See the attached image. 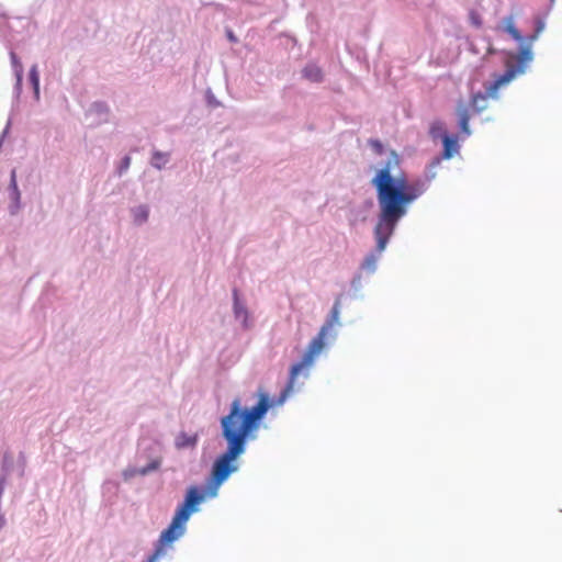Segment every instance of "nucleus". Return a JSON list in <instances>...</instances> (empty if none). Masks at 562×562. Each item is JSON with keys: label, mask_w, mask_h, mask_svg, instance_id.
I'll list each match as a JSON object with an SVG mask.
<instances>
[{"label": "nucleus", "mask_w": 562, "mask_h": 562, "mask_svg": "<svg viewBox=\"0 0 562 562\" xmlns=\"http://www.w3.org/2000/svg\"><path fill=\"white\" fill-rule=\"evenodd\" d=\"M269 407V397L265 393L260 394L259 402L251 408L243 409L239 398L232 402L229 413L221 419L222 436L227 448L213 463L206 491L210 497L216 496L218 487L237 471L235 461L245 452L247 440L255 438L252 432L259 428V422Z\"/></svg>", "instance_id": "obj_1"}, {"label": "nucleus", "mask_w": 562, "mask_h": 562, "mask_svg": "<svg viewBox=\"0 0 562 562\" xmlns=\"http://www.w3.org/2000/svg\"><path fill=\"white\" fill-rule=\"evenodd\" d=\"M400 166L395 151L372 179L376 190L380 213L374 227L376 251L381 254L393 235L398 221L406 214L407 206L424 193L420 181H408L404 173L392 176V170Z\"/></svg>", "instance_id": "obj_2"}, {"label": "nucleus", "mask_w": 562, "mask_h": 562, "mask_svg": "<svg viewBox=\"0 0 562 562\" xmlns=\"http://www.w3.org/2000/svg\"><path fill=\"white\" fill-rule=\"evenodd\" d=\"M204 496L205 494L201 493L196 486L189 487L183 503L177 508L168 528L161 532L155 552L147 562H156L167 554L168 547L184 533L187 521L191 514L198 510Z\"/></svg>", "instance_id": "obj_3"}, {"label": "nucleus", "mask_w": 562, "mask_h": 562, "mask_svg": "<svg viewBox=\"0 0 562 562\" xmlns=\"http://www.w3.org/2000/svg\"><path fill=\"white\" fill-rule=\"evenodd\" d=\"M340 297H337L330 311L328 319L321 327L318 334L308 344L301 361L294 363L290 369L289 381L285 389L280 394V403L293 392L295 381L302 373L307 375L308 369L313 366L315 359L325 348V339L335 325L339 324Z\"/></svg>", "instance_id": "obj_4"}, {"label": "nucleus", "mask_w": 562, "mask_h": 562, "mask_svg": "<svg viewBox=\"0 0 562 562\" xmlns=\"http://www.w3.org/2000/svg\"><path fill=\"white\" fill-rule=\"evenodd\" d=\"M531 59L532 53L529 46L522 47L518 56L510 55L505 64V72L497 76L486 88L487 94L490 97L497 98L499 88L508 85L517 75L522 74L525 71L526 64Z\"/></svg>", "instance_id": "obj_5"}, {"label": "nucleus", "mask_w": 562, "mask_h": 562, "mask_svg": "<svg viewBox=\"0 0 562 562\" xmlns=\"http://www.w3.org/2000/svg\"><path fill=\"white\" fill-rule=\"evenodd\" d=\"M111 110L106 102L94 101L85 113L86 121L90 127H98L110 120Z\"/></svg>", "instance_id": "obj_6"}, {"label": "nucleus", "mask_w": 562, "mask_h": 562, "mask_svg": "<svg viewBox=\"0 0 562 562\" xmlns=\"http://www.w3.org/2000/svg\"><path fill=\"white\" fill-rule=\"evenodd\" d=\"M8 191L10 198L9 213L11 215H15L21 209V192L18 187L15 168H13L10 172V183Z\"/></svg>", "instance_id": "obj_7"}, {"label": "nucleus", "mask_w": 562, "mask_h": 562, "mask_svg": "<svg viewBox=\"0 0 562 562\" xmlns=\"http://www.w3.org/2000/svg\"><path fill=\"white\" fill-rule=\"evenodd\" d=\"M473 110L471 105H468L464 101H459L457 104V115L459 119L460 130L465 134L470 135L469 121Z\"/></svg>", "instance_id": "obj_8"}, {"label": "nucleus", "mask_w": 562, "mask_h": 562, "mask_svg": "<svg viewBox=\"0 0 562 562\" xmlns=\"http://www.w3.org/2000/svg\"><path fill=\"white\" fill-rule=\"evenodd\" d=\"M198 434H188L182 431L177 436L175 445L178 449L194 448L198 443Z\"/></svg>", "instance_id": "obj_9"}, {"label": "nucleus", "mask_w": 562, "mask_h": 562, "mask_svg": "<svg viewBox=\"0 0 562 562\" xmlns=\"http://www.w3.org/2000/svg\"><path fill=\"white\" fill-rule=\"evenodd\" d=\"M442 143H443L442 157L445 159H449L456 153H458L459 146H458V140L456 137H451V136L445 134L442 137Z\"/></svg>", "instance_id": "obj_10"}, {"label": "nucleus", "mask_w": 562, "mask_h": 562, "mask_svg": "<svg viewBox=\"0 0 562 562\" xmlns=\"http://www.w3.org/2000/svg\"><path fill=\"white\" fill-rule=\"evenodd\" d=\"M29 82L32 87L33 94L35 101L40 100L41 90H40V72L38 67L36 64H34L29 71Z\"/></svg>", "instance_id": "obj_11"}, {"label": "nucleus", "mask_w": 562, "mask_h": 562, "mask_svg": "<svg viewBox=\"0 0 562 562\" xmlns=\"http://www.w3.org/2000/svg\"><path fill=\"white\" fill-rule=\"evenodd\" d=\"M488 86H486L485 89ZM487 97L491 98L487 94L486 90H485V94H483L481 92H477V93L472 95L470 105H471V108L473 110V113H481L486 108L485 100H486Z\"/></svg>", "instance_id": "obj_12"}, {"label": "nucleus", "mask_w": 562, "mask_h": 562, "mask_svg": "<svg viewBox=\"0 0 562 562\" xmlns=\"http://www.w3.org/2000/svg\"><path fill=\"white\" fill-rule=\"evenodd\" d=\"M9 56H10V61H11V67L13 70L14 78L23 77L24 69H23V65H22V61L19 58V56L12 49L9 52Z\"/></svg>", "instance_id": "obj_13"}, {"label": "nucleus", "mask_w": 562, "mask_h": 562, "mask_svg": "<svg viewBox=\"0 0 562 562\" xmlns=\"http://www.w3.org/2000/svg\"><path fill=\"white\" fill-rule=\"evenodd\" d=\"M504 30L512 35V37L518 42L522 41L520 32L516 29L514 18L507 16L504 20Z\"/></svg>", "instance_id": "obj_14"}, {"label": "nucleus", "mask_w": 562, "mask_h": 562, "mask_svg": "<svg viewBox=\"0 0 562 562\" xmlns=\"http://www.w3.org/2000/svg\"><path fill=\"white\" fill-rule=\"evenodd\" d=\"M23 77L15 78L12 91V110L18 108L22 94Z\"/></svg>", "instance_id": "obj_15"}, {"label": "nucleus", "mask_w": 562, "mask_h": 562, "mask_svg": "<svg viewBox=\"0 0 562 562\" xmlns=\"http://www.w3.org/2000/svg\"><path fill=\"white\" fill-rule=\"evenodd\" d=\"M304 76L310 79L311 81L318 82L323 78L322 70L314 65L306 66L303 70Z\"/></svg>", "instance_id": "obj_16"}, {"label": "nucleus", "mask_w": 562, "mask_h": 562, "mask_svg": "<svg viewBox=\"0 0 562 562\" xmlns=\"http://www.w3.org/2000/svg\"><path fill=\"white\" fill-rule=\"evenodd\" d=\"M378 255L369 254L361 263V269L368 272H374L376 269Z\"/></svg>", "instance_id": "obj_17"}, {"label": "nucleus", "mask_w": 562, "mask_h": 562, "mask_svg": "<svg viewBox=\"0 0 562 562\" xmlns=\"http://www.w3.org/2000/svg\"><path fill=\"white\" fill-rule=\"evenodd\" d=\"M169 161L168 154L155 153L151 158V165L158 169L164 167Z\"/></svg>", "instance_id": "obj_18"}, {"label": "nucleus", "mask_w": 562, "mask_h": 562, "mask_svg": "<svg viewBox=\"0 0 562 562\" xmlns=\"http://www.w3.org/2000/svg\"><path fill=\"white\" fill-rule=\"evenodd\" d=\"M138 474H140V469L136 467H128L123 471L122 476L125 482H128L131 479L135 477Z\"/></svg>", "instance_id": "obj_19"}, {"label": "nucleus", "mask_w": 562, "mask_h": 562, "mask_svg": "<svg viewBox=\"0 0 562 562\" xmlns=\"http://www.w3.org/2000/svg\"><path fill=\"white\" fill-rule=\"evenodd\" d=\"M161 464V459L156 458L153 461H150L147 465L143 467V475L153 471H156L159 469Z\"/></svg>", "instance_id": "obj_20"}, {"label": "nucleus", "mask_w": 562, "mask_h": 562, "mask_svg": "<svg viewBox=\"0 0 562 562\" xmlns=\"http://www.w3.org/2000/svg\"><path fill=\"white\" fill-rule=\"evenodd\" d=\"M234 296H235V303H234V311H235V315L237 317H246L247 316V311L244 306H241L238 302V299H237V291L235 290L234 291Z\"/></svg>", "instance_id": "obj_21"}, {"label": "nucleus", "mask_w": 562, "mask_h": 562, "mask_svg": "<svg viewBox=\"0 0 562 562\" xmlns=\"http://www.w3.org/2000/svg\"><path fill=\"white\" fill-rule=\"evenodd\" d=\"M131 165V157L130 156H124L117 167V172L120 176H122L130 167Z\"/></svg>", "instance_id": "obj_22"}, {"label": "nucleus", "mask_w": 562, "mask_h": 562, "mask_svg": "<svg viewBox=\"0 0 562 562\" xmlns=\"http://www.w3.org/2000/svg\"><path fill=\"white\" fill-rule=\"evenodd\" d=\"M18 467H19V470H20V476H23L24 475V471H25V467H26V457H25V453L23 451H21L19 453V457H18Z\"/></svg>", "instance_id": "obj_23"}, {"label": "nucleus", "mask_w": 562, "mask_h": 562, "mask_svg": "<svg viewBox=\"0 0 562 562\" xmlns=\"http://www.w3.org/2000/svg\"><path fill=\"white\" fill-rule=\"evenodd\" d=\"M369 144L378 155H381L383 153V145L380 140L371 139Z\"/></svg>", "instance_id": "obj_24"}, {"label": "nucleus", "mask_w": 562, "mask_h": 562, "mask_svg": "<svg viewBox=\"0 0 562 562\" xmlns=\"http://www.w3.org/2000/svg\"><path fill=\"white\" fill-rule=\"evenodd\" d=\"M131 212H132L133 217H134V223L139 224L140 223V205L133 206L131 209Z\"/></svg>", "instance_id": "obj_25"}, {"label": "nucleus", "mask_w": 562, "mask_h": 562, "mask_svg": "<svg viewBox=\"0 0 562 562\" xmlns=\"http://www.w3.org/2000/svg\"><path fill=\"white\" fill-rule=\"evenodd\" d=\"M228 37H229L231 41H235V36L233 35V33H229Z\"/></svg>", "instance_id": "obj_26"}, {"label": "nucleus", "mask_w": 562, "mask_h": 562, "mask_svg": "<svg viewBox=\"0 0 562 562\" xmlns=\"http://www.w3.org/2000/svg\"><path fill=\"white\" fill-rule=\"evenodd\" d=\"M436 128H437V127H436V125H434V126L431 127V133H432V134L435 133Z\"/></svg>", "instance_id": "obj_27"}]
</instances>
